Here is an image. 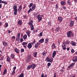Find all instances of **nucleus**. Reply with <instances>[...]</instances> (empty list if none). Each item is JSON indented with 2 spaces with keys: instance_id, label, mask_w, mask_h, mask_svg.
I'll return each mask as SVG.
<instances>
[{
  "instance_id": "nucleus-38",
  "label": "nucleus",
  "mask_w": 77,
  "mask_h": 77,
  "mask_svg": "<svg viewBox=\"0 0 77 77\" xmlns=\"http://www.w3.org/2000/svg\"><path fill=\"white\" fill-rule=\"evenodd\" d=\"M31 68H32V66H31V65L27 67V69H30Z\"/></svg>"
},
{
  "instance_id": "nucleus-40",
  "label": "nucleus",
  "mask_w": 77,
  "mask_h": 77,
  "mask_svg": "<svg viewBox=\"0 0 77 77\" xmlns=\"http://www.w3.org/2000/svg\"><path fill=\"white\" fill-rule=\"evenodd\" d=\"M47 54V52H43L42 53V54L43 56H45Z\"/></svg>"
},
{
  "instance_id": "nucleus-1",
  "label": "nucleus",
  "mask_w": 77,
  "mask_h": 77,
  "mask_svg": "<svg viewBox=\"0 0 77 77\" xmlns=\"http://www.w3.org/2000/svg\"><path fill=\"white\" fill-rule=\"evenodd\" d=\"M33 20H31L29 23H28V24L31 30H34V26H33Z\"/></svg>"
},
{
  "instance_id": "nucleus-19",
  "label": "nucleus",
  "mask_w": 77,
  "mask_h": 77,
  "mask_svg": "<svg viewBox=\"0 0 77 77\" xmlns=\"http://www.w3.org/2000/svg\"><path fill=\"white\" fill-rule=\"evenodd\" d=\"M7 61L8 62H11V59H10V57L9 56H7Z\"/></svg>"
},
{
  "instance_id": "nucleus-7",
  "label": "nucleus",
  "mask_w": 77,
  "mask_h": 77,
  "mask_svg": "<svg viewBox=\"0 0 77 77\" xmlns=\"http://www.w3.org/2000/svg\"><path fill=\"white\" fill-rule=\"evenodd\" d=\"M22 8H23V6H22L20 5L19 6L18 9V11L19 12H20L21 11Z\"/></svg>"
},
{
  "instance_id": "nucleus-49",
  "label": "nucleus",
  "mask_w": 77,
  "mask_h": 77,
  "mask_svg": "<svg viewBox=\"0 0 77 77\" xmlns=\"http://www.w3.org/2000/svg\"><path fill=\"white\" fill-rule=\"evenodd\" d=\"M48 25H49L50 26H51V22L50 21L48 22Z\"/></svg>"
},
{
  "instance_id": "nucleus-37",
  "label": "nucleus",
  "mask_w": 77,
  "mask_h": 77,
  "mask_svg": "<svg viewBox=\"0 0 77 77\" xmlns=\"http://www.w3.org/2000/svg\"><path fill=\"white\" fill-rule=\"evenodd\" d=\"M51 65V63H48L47 64V66H48V68H49V66Z\"/></svg>"
},
{
  "instance_id": "nucleus-52",
  "label": "nucleus",
  "mask_w": 77,
  "mask_h": 77,
  "mask_svg": "<svg viewBox=\"0 0 77 77\" xmlns=\"http://www.w3.org/2000/svg\"><path fill=\"white\" fill-rule=\"evenodd\" d=\"M47 62H52V60L50 59H49Z\"/></svg>"
},
{
  "instance_id": "nucleus-33",
  "label": "nucleus",
  "mask_w": 77,
  "mask_h": 77,
  "mask_svg": "<svg viewBox=\"0 0 77 77\" xmlns=\"http://www.w3.org/2000/svg\"><path fill=\"white\" fill-rule=\"evenodd\" d=\"M6 72H7V70L6 69H5L3 72V74L4 75L6 74Z\"/></svg>"
},
{
  "instance_id": "nucleus-57",
  "label": "nucleus",
  "mask_w": 77,
  "mask_h": 77,
  "mask_svg": "<svg viewBox=\"0 0 77 77\" xmlns=\"http://www.w3.org/2000/svg\"><path fill=\"white\" fill-rule=\"evenodd\" d=\"M71 51L72 52V53H74V49H72L71 50Z\"/></svg>"
},
{
  "instance_id": "nucleus-8",
  "label": "nucleus",
  "mask_w": 77,
  "mask_h": 77,
  "mask_svg": "<svg viewBox=\"0 0 77 77\" xmlns=\"http://www.w3.org/2000/svg\"><path fill=\"white\" fill-rule=\"evenodd\" d=\"M3 44L4 47H7V46H8V42H3Z\"/></svg>"
},
{
  "instance_id": "nucleus-41",
  "label": "nucleus",
  "mask_w": 77,
  "mask_h": 77,
  "mask_svg": "<svg viewBox=\"0 0 77 77\" xmlns=\"http://www.w3.org/2000/svg\"><path fill=\"white\" fill-rule=\"evenodd\" d=\"M4 57L3 56L0 59V60H1L2 61V60H3V59H4Z\"/></svg>"
},
{
  "instance_id": "nucleus-47",
  "label": "nucleus",
  "mask_w": 77,
  "mask_h": 77,
  "mask_svg": "<svg viewBox=\"0 0 77 77\" xmlns=\"http://www.w3.org/2000/svg\"><path fill=\"white\" fill-rule=\"evenodd\" d=\"M30 31H29V30H28L27 31V32H26V34H30Z\"/></svg>"
},
{
  "instance_id": "nucleus-5",
  "label": "nucleus",
  "mask_w": 77,
  "mask_h": 77,
  "mask_svg": "<svg viewBox=\"0 0 77 77\" xmlns=\"http://www.w3.org/2000/svg\"><path fill=\"white\" fill-rule=\"evenodd\" d=\"M43 15H38L37 16V18L38 21L40 22L42 20V17H43Z\"/></svg>"
},
{
  "instance_id": "nucleus-16",
  "label": "nucleus",
  "mask_w": 77,
  "mask_h": 77,
  "mask_svg": "<svg viewBox=\"0 0 77 77\" xmlns=\"http://www.w3.org/2000/svg\"><path fill=\"white\" fill-rule=\"evenodd\" d=\"M65 44H66V42H63V45H62V47H66V45Z\"/></svg>"
},
{
  "instance_id": "nucleus-51",
  "label": "nucleus",
  "mask_w": 77,
  "mask_h": 77,
  "mask_svg": "<svg viewBox=\"0 0 77 77\" xmlns=\"http://www.w3.org/2000/svg\"><path fill=\"white\" fill-rule=\"evenodd\" d=\"M62 48H63L62 49L63 50H66V47H63Z\"/></svg>"
},
{
  "instance_id": "nucleus-4",
  "label": "nucleus",
  "mask_w": 77,
  "mask_h": 77,
  "mask_svg": "<svg viewBox=\"0 0 77 77\" xmlns=\"http://www.w3.org/2000/svg\"><path fill=\"white\" fill-rule=\"evenodd\" d=\"M67 36L68 38H71V36H74V34L71 31H69L67 32Z\"/></svg>"
},
{
  "instance_id": "nucleus-10",
  "label": "nucleus",
  "mask_w": 77,
  "mask_h": 77,
  "mask_svg": "<svg viewBox=\"0 0 77 77\" xmlns=\"http://www.w3.org/2000/svg\"><path fill=\"white\" fill-rule=\"evenodd\" d=\"M56 52L57 51H54L53 52V53L52 54V57L53 58H54V57L56 56Z\"/></svg>"
},
{
  "instance_id": "nucleus-2",
  "label": "nucleus",
  "mask_w": 77,
  "mask_h": 77,
  "mask_svg": "<svg viewBox=\"0 0 77 77\" xmlns=\"http://www.w3.org/2000/svg\"><path fill=\"white\" fill-rule=\"evenodd\" d=\"M36 42L35 40H34L32 42H31L29 43L27 45V47L29 49H30L32 47V45H33Z\"/></svg>"
},
{
  "instance_id": "nucleus-20",
  "label": "nucleus",
  "mask_w": 77,
  "mask_h": 77,
  "mask_svg": "<svg viewBox=\"0 0 77 77\" xmlns=\"http://www.w3.org/2000/svg\"><path fill=\"white\" fill-rule=\"evenodd\" d=\"M74 21H71V22H70V25L71 27H72V26H74Z\"/></svg>"
},
{
  "instance_id": "nucleus-24",
  "label": "nucleus",
  "mask_w": 77,
  "mask_h": 77,
  "mask_svg": "<svg viewBox=\"0 0 77 77\" xmlns=\"http://www.w3.org/2000/svg\"><path fill=\"white\" fill-rule=\"evenodd\" d=\"M27 35L25 34L23 35V38L24 40H26V39H27Z\"/></svg>"
},
{
  "instance_id": "nucleus-17",
  "label": "nucleus",
  "mask_w": 77,
  "mask_h": 77,
  "mask_svg": "<svg viewBox=\"0 0 77 77\" xmlns=\"http://www.w3.org/2000/svg\"><path fill=\"white\" fill-rule=\"evenodd\" d=\"M58 21H59L60 22L62 21L63 19L62 18L60 17H58Z\"/></svg>"
},
{
  "instance_id": "nucleus-55",
  "label": "nucleus",
  "mask_w": 77,
  "mask_h": 77,
  "mask_svg": "<svg viewBox=\"0 0 77 77\" xmlns=\"http://www.w3.org/2000/svg\"><path fill=\"white\" fill-rule=\"evenodd\" d=\"M64 70H63V69H61V70H60V71H61V72H64Z\"/></svg>"
},
{
  "instance_id": "nucleus-9",
  "label": "nucleus",
  "mask_w": 77,
  "mask_h": 77,
  "mask_svg": "<svg viewBox=\"0 0 77 77\" xmlns=\"http://www.w3.org/2000/svg\"><path fill=\"white\" fill-rule=\"evenodd\" d=\"M14 51L17 53V54H19L20 53V51L18 49L16 48L14 49Z\"/></svg>"
},
{
  "instance_id": "nucleus-48",
  "label": "nucleus",
  "mask_w": 77,
  "mask_h": 77,
  "mask_svg": "<svg viewBox=\"0 0 77 77\" xmlns=\"http://www.w3.org/2000/svg\"><path fill=\"white\" fill-rule=\"evenodd\" d=\"M74 64H75L74 63H73L72 64H70V65L71 66H72V67L74 66Z\"/></svg>"
},
{
  "instance_id": "nucleus-36",
  "label": "nucleus",
  "mask_w": 77,
  "mask_h": 77,
  "mask_svg": "<svg viewBox=\"0 0 77 77\" xmlns=\"http://www.w3.org/2000/svg\"><path fill=\"white\" fill-rule=\"evenodd\" d=\"M70 42H69V41L68 40H67L66 42V44H69Z\"/></svg>"
},
{
  "instance_id": "nucleus-53",
  "label": "nucleus",
  "mask_w": 77,
  "mask_h": 77,
  "mask_svg": "<svg viewBox=\"0 0 77 77\" xmlns=\"http://www.w3.org/2000/svg\"><path fill=\"white\" fill-rule=\"evenodd\" d=\"M35 33H36L35 30H33V31H32V34H35Z\"/></svg>"
},
{
  "instance_id": "nucleus-61",
  "label": "nucleus",
  "mask_w": 77,
  "mask_h": 77,
  "mask_svg": "<svg viewBox=\"0 0 77 77\" xmlns=\"http://www.w3.org/2000/svg\"><path fill=\"white\" fill-rule=\"evenodd\" d=\"M46 60H47V62H48V61L49 60V58H48V57H47L46 58Z\"/></svg>"
},
{
  "instance_id": "nucleus-54",
  "label": "nucleus",
  "mask_w": 77,
  "mask_h": 77,
  "mask_svg": "<svg viewBox=\"0 0 77 77\" xmlns=\"http://www.w3.org/2000/svg\"><path fill=\"white\" fill-rule=\"evenodd\" d=\"M34 16V17H35L36 15H37V14L36 13L34 12V13L33 14Z\"/></svg>"
},
{
  "instance_id": "nucleus-30",
  "label": "nucleus",
  "mask_w": 77,
  "mask_h": 77,
  "mask_svg": "<svg viewBox=\"0 0 77 77\" xmlns=\"http://www.w3.org/2000/svg\"><path fill=\"white\" fill-rule=\"evenodd\" d=\"M33 5V3H30L29 6V8H31Z\"/></svg>"
},
{
  "instance_id": "nucleus-62",
  "label": "nucleus",
  "mask_w": 77,
  "mask_h": 77,
  "mask_svg": "<svg viewBox=\"0 0 77 77\" xmlns=\"http://www.w3.org/2000/svg\"><path fill=\"white\" fill-rule=\"evenodd\" d=\"M74 0L75 3H77V0Z\"/></svg>"
},
{
  "instance_id": "nucleus-32",
  "label": "nucleus",
  "mask_w": 77,
  "mask_h": 77,
  "mask_svg": "<svg viewBox=\"0 0 77 77\" xmlns=\"http://www.w3.org/2000/svg\"><path fill=\"white\" fill-rule=\"evenodd\" d=\"M43 33V32H41L39 34V35H38V36L39 37H41V36H42V34Z\"/></svg>"
},
{
  "instance_id": "nucleus-26",
  "label": "nucleus",
  "mask_w": 77,
  "mask_h": 77,
  "mask_svg": "<svg viewBox=\"0 0 77 77\" xmlns=\"http://www.w3.org/2000/svg\"><path fill=\"white\" fill-rule=\"evenodd\" d=\"M32 11H33V10L32 9V8H30L27 11V12L28 13V14H29V13H30V12H32Z\"/></svg>"
},
{
  "instance_id": "nucleus-44",
  "label": "nucleus",
  "mask_w": 77,
  "mask_h": 77,
  "mask_svg": "<svg viewBox=\"0 0 77 77\" xmlns=\"http://www.w3.org/2000/svg\"><path fill=\"white\" fill-rule=\"evenodd\" d=\"M20 51L21 53H23V52H24V49H21Z\"/></svg>"
},
{
  "instance_id": "nucleus-25",
  "label": "nucleus",
  "mask_w": 77,
  "mask_h": 77,
  "mask_svg": "<svg viewBox=\"0 0 77 77\" xmlns=\"http://www.w3.org/2000/svg\"><path fill=\"white\" fill-rule=\"evenodd\" d=\"M40 44V43H39V42H38L35 45L34 47L35 48H37L38 46V45H39V44Z\"/></svg>"
},
{
  "instance_id": "nucleus-50",
  "label": "nucleus",
  "mask_w": 77,
  "mask_h": 77,
  "mask_svg": "<svg viewBox=\"0 0 77 77\" xmlns=\"http://www.w3.org/2000/svg\"><path fill=\"white\" fill-rule=\"evenodd\" d=\"M11 39H15V36H13L11 38Z\"/></svg>"
},
{
  "instance_id": "nucleus-27",
  "label": "nucleus",
  "mask_w": 77,
  "mask_h": 77,
  "mask_svg": "<svg viewBox=\"0 0 77 77\" xmlns=\"http://www.w3.org/2000/svg\"><path fill=\"white\" fill-rule=\"evenodd\" d=\"M71 45H72L73 46H75L76 45V43L75 42L72 41L71 42Z\"/></svg>"
},
{
  "instance_id": "nucleus-28",
  "label": "nucleus",
  "mask_w": 77,
  "mask_h": 77,
  "mask_svg": "<svg viewBox=\"0 0 77 77\" xmlns=\"http://www.w3.org/2000/svg\"><path fill=\"white\" fill-rule=\"evenodd\" d=\"M48 42V38H46L45 39V44H47Z\"/></svg>"
},
{
  "instance_id": "nucleus-11",
  "label": "nucleus",
  "mask_w": 77,
  "mask_h": 77,
  "mask_svg": "<svg viewBox=\"0 0 77 77\" xmlns=\"http://www.w3.org/2000/svg\"><path fill=\"white\" fill-rule=\"evenodd\" d=\"M31 66L32 69H34L36 66V65L35 63L31 64Z\"/></svg>"
},
{
  "instance_id": "nucleus-43",
  "label": "nucleus",
  "mask_w": 77,
  "mask_h": 77,
  "mask_svg": "<svg viewBox=\"0 0 77 77\" xmlns=\"http://www.w3.org/2000/svg\"><path fill=\"white\" fill-rule=\"evenodd\" d=\"M11 57L12 58H14V57H15V55L14 54H12L11 55Z\"/></svg>"
},
{
  "instance_id": "nucleus-56",
  "label": "nucleus",
  "mask_w": 77,
  "mask_h": 77,
  "mask_svg": "<svg viewBox=\"0 0 77 77\" xmlns=\"http://www.w3.org/2000/svg\"><path fill=\"white\" fill-rule=\"evenodd\" d=\"M44 73H42L41 75V77H44Z\"/></svg>"
},
{
  "instance_id": "nucleus-29",
  "label": "nucleus",
  "mask_w": 77,
  "mask_h": 77,
  "mask_svg": "<svg viewBox=\"0 0 77 77\" xmlns=\"http://www.w3.org/2000/svg\"><path fill=\"white\" fill-rule=\"evenodd\" d=\"M60 30V29L59 28H57L55 29L56 32H59V31Z\"/></svg>"
},
{
  "instance_id": "nucleus-45",
  "label": "nucleus",
  "mask_w": 77,
  "mask_h": 77,
  "mask_svg": "<svg viewBox=\"0 0 77 77\" xmlns=\"http://www.w3.org/2000/svg\"><path fill=\"white\" fill-rule=\"evenodd\" d=\"M15 73V70H13V72H12V75H14V74Z\"/></svg>"
},
{
  "instance_id": "nucleus-15",
  "label": "nucleus",
  "mask_w": 77,
  "mask_h": 77,
  "mask_svg": "<svg viewBox=\"0 0 77 77\" xmlns=\"http://www.w3.org/2000/svg\"><path fill=\"white\" fill-rule=\"evenodd\" d=\"M18 25H22V21L21 20H20L18 21L17 23Z\"/></svg>"
},
{
  "instance_id": "nucleus-12",
  "label": "nucleus",
  "mask_w": 77,
  "mask_h": 77,
  "mask_svg": "<svg viewBox=\"0 0 77 77\" xmlns=\"http://www.w3.org/2000/svg\"><path fill=\"white\" fill-rule=\"evenodd\" d=\"M0 3H4L5 5H7L8 2L6 1H2V0H0Z\"/></svg>"
},
{
  "instance_id": "nucleus-14",
  "label": "nucleus",
  "mask_w": 77,
  "mask_h": 77,
  "mask_svg": "<svg viewBox=\"0 0 77 77\" xmlns=\"http://www.w3.org/2000/svg\"><path fill=\"white\" fill-rule=\"evenodd\" d=\"M36 9V5L35 4H34L32 7V9L34 11V10H35Z\"/></svg>"
},
{
  "instance_id": "nucleus-23",
  "label": "nucleus",
  "mask_w": 77,
  "mask_h": 77,
  "mask_svg": "<svg viewBox=\"0 0 77 77\" xmlns=\"http://www.w3.org/2000/svg\"><path fill=\"white\" fill-rule=\"evenodd\" d=\"M65 4H66V3L65 1H63L61 2V4L62 6L65 5Z\"/></svg>"
},
{
  "instance_id": "nucleus-18",
  "label": "nucleus",
  "mask_w": 77,
  "mask_h": 77,
  "mask_svg": "<svg viewBox=\"0 0 77 77\" xmlns=\"http://www.w3.org/2000/svg\"><path fill=\"white\" fill-rule=\"evenodd\" d=\"M37 54H38L37 52H34V54L33 55V56H34V57H37Z\"/></svg>"
},
{
  "instance_id": "nucleus-35",
  "label": "nucleus",
  "mask_w": 77,
  "mask_h": 77,
  "mask_svg": "<svg viewBox=\"0 0 77 77\" xmlns=\"http://www.w3.org/2000/svg\"><path fill=\"white\" fill-rule=\"evenodd\" d=\"M27 43L26 42H23L22 44V45H27Z\"/></svg>"
},
{
  "instance_id": "nucleus-64",
  "label": "nucleus",
  "mask_w": 77,
  "mask_h": 77,
  "mask_svg": "<svg viewBox=\"0 0 77 77\" xmlns=\"http://www.w3.org/2000/svg\"><path fill=\"white\" fill-rule=\"evenodd\" d=\"M27 34V35L29 37H30V34Z\"/></svg>"
},
{
  "instance_id": "nucleus-46",
  "label": "nucleus",
  "mask_w": 77,
  "mask_h": 77,
  "mask_svg": "<svg viewBox=\"0 0 77 77\" xmlns=\"http://www.w3.org/2000/svg\"><path fill=\"white\" fill-rule=\"evenodd\" d=\"M58 8H59V7H58V6H57V4H56L55 5V8L56 9H58Z\"/></svg>"
},
{
  "instance_id": "nucleus-31",
  "label": "nucleus",
  "mask_w": 77,
  "mask_h": 77,
  "mask_svg": "<svg viewBox=\"0 0 77 77\" xmlns=\"http://www.w3.org/2000/svg\"><path fill=\"white\" fill-rule=\"evenodd\" d=\"M73 62H76V61H77V57H75V59H73L72 60Z\"/></svg>"
},
{
  "instance_id": "nucleus-3",
  "label": "nucleus",
  "mask_w": 77,
  "mask_h": 77,
  "mask_svg": "<svg viewBox=\"0 0 77 77\" xmlns=\"http://www.w3.org/2000/svg\"><path fill=\"white\" fill-rule=\"evenodd\" d=\"M13 9H14V14L16 15L17 14V4H14L13 6Z\"/></svg>"
},
{
  "instance_id": "nucleus-21",
  "label": "nucleus",
  "mask_w": 77,
  "mask_h": 77,
  "mask_svg": "<svg viewBox=\"0 0 77 77\" xmlns=\"http://www.w3.org/2000/svg\"><path fill=\"white\" fill-rule=\"evenodd\" d=\"M30 60H31V57L30 56L27 58L26 60V62H30Z\"/></svg>"
},
{
  "instance_id": "nucleus-60",
  "label": "nucleus",
  "mask_w": 77,
  "mask_h": 77,
  "mask_svg": "<svg viewBox=\"0 0 77 77\" xmlns=\"http://www.w3.org/2000/svg\"><path fill=\"white\" fill-rule=\"evenodd\" d=\"M23 38H21L20 39V42H23Z\"/></svg>"
},
{
  "instance_id": "nucleus-42",
  "label": "nucleus",
  "mask_w": 77,
  "mask_h": 77,
  "mask_svg": "<svg viewBox=\"0 0 77 77\" xmlns=\"http://www.w3.org/2000/svg\"><path fill=\"white\" fill-rule=\"evenodd\" d=\"M23 17L24 18V19H26L27 18V15H23Z\"/></svg>"
},
{
  "instance_id": "nucleus-34",
  "label": "nucleus",
  "mask_w": 77,
  "mask_h": 77,
  "mask_svg": "<svg viewBox=\"0 0 77 77\" xmlns=\"http://www.w3.org/2000/svg\"><path fill=\"white\" fill-rule=\"evenodd\" d=\"M67 3L69 5H71V2H70V1L69 0H68L67 1Z\"/></svg>"
},
{
  "instance_id": "nucleus-6",
  "label": "nucleus",
  "mask_w": 77,
  "mask_h": 77,
  "mask_svg": "<svg viewBox=\"0 0 77 77\" xmlns=\"http://www.w3.org/2000/svg\"><path fill=\"white\" fill-rule=\"evenodd\" d=\"M21 35V33H19L17 34V37L16 38V40L17 41H20V35Z\"/></svg>"
},
{
  "instance_id": "nucleus-58",
  "label": "nucleus",
  "mask_w": 77,
  "mask_h": 77,
  "mask_svg": "<svg viewBox=\"0 0 77 77\" xmlns=\"http://www.w3.org/2000/svg\"><path fill=\"white\" fill-rule=\"evenodd\" d=\"M16 66L14 67H13V69H14L13 70L15 71V69H16Z\"/></svg>"
},
{
  "instance_id": "nucleus-22",
  "label": "nucleus",
  "mask_w": 77,
  "mask_h": 77,
  "mask_svg": "<svg viewBox=\"0 0 77 77\" xmlns=\"http://www.w3.org/2000/svg\"><path fill=\"white\" fill-rule=\"evenodd\" d=\"M56 45H55V44L54 43L52 45L51 48L52 49H54V48H56Z\"/></svg>"
},
{
  "instance_id": "nucleus-39",
  "label": "nucleus",
  "mask_w": 77,
  "mask_h": 77,
  "mask_svg": "<svg viewBox=\"0 0 77 77\" xmlns=\"http://www.w3.org/2000/svg\"><path fill=\"white\" fill-rule=\"evenodd\" d=\"M5 28L8 27V23H5Z\"/></svg>"
},
{
  "instance_id": "nucleus-13",
  "label": "nucleus",
  "mask_w": 77,
  "mask_h": 77,
  "mask_svg": "<svg viewBox=\"0 0 77 77\" xmlns=\"http://www.w3.org/2000/svg\"><path fill=\"white\" fill-rule=\"evenodd\" d=\"M44 42V39L42 38V39L40 40L38 42H39V43H43Z\"/></svg>"
},
{
  "instance_id": "nucleus-59",
  "label": "nucleus",
  "mask_w": 77,
  "mask_h": 77,
  "mask_svg": "<svg viewBox=\"0 0 77 77\" xmlns=\"http://www.w3.org/2000/svg\"><path fill=\"white\" fill-rule=\"evenodd\" d=\"M70 65L68 66V68H71V67H72Z\"/></svg>"
},
{
  "instance_id": "nucleus-63",
  "label": "nucleus",
  "mask_w": 77,
  "mask_h": 77,
  "mask_svg": "<svg viewBox=\"0 0 77 77\" xmlns=\"http://www.w3.org/2000/svg\"><path fill=\"white\" fill-rule=\"evenodd\" d=\"M63 9H66V7L65 6H63Z\"/></svg>"
}]
</instances>
